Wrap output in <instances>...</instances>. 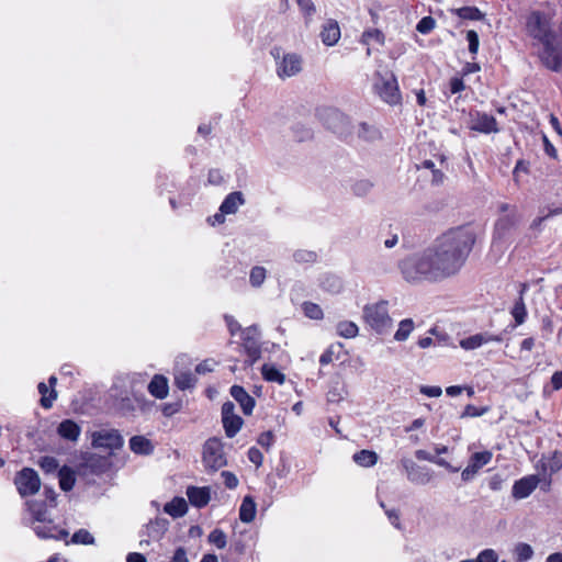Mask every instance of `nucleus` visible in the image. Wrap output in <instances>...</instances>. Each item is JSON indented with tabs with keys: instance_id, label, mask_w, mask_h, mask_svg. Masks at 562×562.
I'll return each instance as SVG.
<instances>
[{
	"instance_id": "f257e3e1",
	"label": "nucleus",
	"mask_w": 562,
	"mask_h": 562,
	"mask_svg": "<svg viewBox=\"0 0 562 562\" xmlns=\"http://www.w3.org/2000/svg\"><path fill=\"white\" fill-rule=\"evenodd\" d=\"M476 237V229L471 225L448 229L425 249L400 261L403 278L419 283L437 282L457 274L468 260Z\"/></svg>"
},
{
	"instance_id": "f03ea898",
	"label": "nucleus",
	"mask_w": 562,
	"mask_h": 562,
	"mask_svg": "<svg viewBox=\"0 0 562 562\" xmlns=\"http://www.w3.org/2000/svg\"><path fill=\"white\" fill-rule=\"evenodd\" d=\"M362 318L364 323L376 334L384 335L393 326V319L389 313V302L380 300L363 306Z\"/></svg>"
},
{
	"instance_id": "7ed1b4c3",
	"label": "nucleus",
	"mask_w": 562,
	"mask_h": 562,
	"mask_svg": "<svg viewBox=\"0 0 562 562\" xmlns=\"http://www.w3.org/2000/svg\"><path fill=\"white\" fill-rule=\"evenodd\" d=\"M533 47L544 67L552 71L562 70V37H535Z\"/></svg>"
},
{
	"instance_id": "20e7f679",
	"label": "nucleus",
	"mask_w": 562,
	"mask_h": 562,
	"mask_svg": "<svg viewBox=\"0 0 562 562\" xmlns=\"http://www.w3.org/2000/svg\"><path fill=\"white\" fill-rule=\"evenodd\" d=\"M499 216L494 225L493 239H507L520 222V214L515 205L501 203L498 205Z\"/></svg>"
},
{
	"instance_id": "39448f33",
	"label": "nucleus",
	"mask_w": 562,
	"mask_h": 562,
	"mask_svg": "<svg viewBox=\"0 0 562 562\" xmlns=\"http://www.w3.org/2000/svg\"><path fill=\"white\" fill-rule=\"evenodd\" d=\"M318 117L324 125L340 137L352 135L355 126L350 119L336 108H323L318 111Z\"/></svg>"
},
{
	"instance_id": "423d86ee",
	"label": "nucleus",
	"mask_w": 562,
	"mask_h": 562,
	"mask_svg": "<svg viewBox=\"0 0 562 562\" xmlns=\"http://www.w3.org/2000/svg\"><path fill=\"white\" fill-rule=\"evenodd\" d=\"M202 462L207 472H216L227 464L224 443L221 439L213 437L205 441L202 451Z\"/></svg>"
},
{
	"instance_id": "0eeeda50",
	"label": "nucleus",
	"mask_w": 562,
	"mask_h": 562,
	"mask_svg": "<svg viewBox=\"0 0 562 562\" xmlns=\"http://www.w3.org/2000/svg\"><path fill=\"white\" fill-rule=\"evenodd\" d=\"M277 64V75L281 79L290 78L302 70V58L295 53H285L281 47H273L270 52Z\"/></svg>"
},
{
	"instance_id": "6e6552de",
	"label": "nucleus",
	"mask_w": 562,
	"mask_h": 562,
	"mask_svg": "<svg viewBox=\"0 0 562 562\" xmlns=\"http://www.w3.org/2000/svg\"><path fill=\"white\" fill-rule=\"evenodd\" d=\"M115 406L123 416H136L149 414L155 407V402L148 400L143 393L133 392L132 396L116 400Z\"/></svg>"
},
{
	"instance_id": "1a4fd4ad",
	"label": "nucleus",
	"mask_w": 562,
	"mask_h": 562,
	"mask_svg": "<svg viewBox=\"0 0 562 562\" xmlns=\"http://www.w3.org/2000/svg\"><path fill=\"white\" fill-rule=\"evenodd\" d=\"M373 86L376 93L384 102L391 105H395L401 102V93L396 78L393 74L385 72V75H381L380 72H376V78Z\"/></svg>"
},
{
	"instance_id": "9d476101",
	"label": "nucleus",
	"mask_w": 562,
	"mask_h": 562,
	"mask_svg": "<svg viewBox=\"0 0 562 562\" xmlns=\"http://www.w3.org/2000/svg\"><path fill=\"white\" fill-rule=\"evenodd\" d=\"M169 520L164 517H156L146 524L140 530L139 548L145 549L151 542L160 541L169 528Z\"/></svg>"
},
{
	"instance_id": "9b49d317",
	"label": "nucleus",
	"mask_w": 562,
	"mask_h": 562,
	"mask_svg": "<svg viewBox=\"0 0 562 562\" xmlns=\"http://www.w3.org/2000/svg\"><path fill=\"white\" fill-rule=\"evenodd\" d=\"M14 484L22 497L36 494L41 488V479L37 472L31 468H23L14 477Z\"/></svg>"
},
{
	"instance_id": "f8f14e48",
	"label": "nucleus",
	"mask_w": 562,
	"mask_h": 562,
	"mask_svg": "<svg viewBox=\"0 0 562 562\" xmlns=\"http://www.w3.org/2000/svg\"><path fill=\"white\" fill-rule=\"evenodd\" d=\"M241 346L250 359L255 363L261 357L260 330L257 325H251L241 330Z\"/></svg>"
},
{
	"instance_id": "ddd939ff",
	"label": "nucleus",
	"mask_w": 562,
	"mask_h": 562,
	"mask_svg": "<svg viewBox=\"0 0 562 562\" xmlns=\"http://www.w3.org/2000/svg\"><path fill=\"white\" fill-rule=\"evenodd\" d=\"M91 443L93 448L117 450L123 447L124 438L117 429H101L92 432Z\"/></svg>"
},
{
	"instance_id": "4468645a",
	"label": "nucleus",
	"mask_w": 562,
	"mask_h": 562,
	"mask_svg": "<svg viewBox=\"0 0 562 562\" xmlns=\"http://www.w3.org/2000/svg\"><path fill=\"white\" fill-rule=\"evenodd\" d=\"M493 458V453L488 450L481 451V452H474L470 459L468 465L464 468V470L461 473V477L464 482L472 481L475 475L479 473V471L487 465Z\"/></svg>"
},
{
	"instance_id": "2eb2a0df",
	"label": "nucleus",
	"mask_w": 562,
	"mask_h": 562,
	"mask_svg": "<svg viewBox=\"0 0 562 562\" xmlns=\"http://www.w3.org/2000/svg\"><path fill=\"white\" fill-rule=\"evenodd\" d=\"M402 465L412 483L425 485L430 482L431 473L426 467L418 465L411 459H403Z\"/></svg>"
},
{
	"instance_id": "dca6fc26",
	"label": "nucleus",
	"mask_w": 562,
	"mask_h": 562,
	"mask_svg": "<svg viewBox=\"0 0 562 562\" xmlns=\"http://www.w3.org/2000/svg\"><path fill=\"white\" fill-rule=\"evenodd\" d=\"M541 482L539 475H527L516 481L513 485V497L516 499H522L528 497Z\"/></svg>"
},
{
	"instance_id": "f3484780",
	"label": "nucleus",
	"mask_w": 562,
	"mask_h": 562,
	"mask_svg": "<svg viewBox=\"0 0 562 562\" xmlns=\"http://www.w3.org/2000/svg\"><path fill=\"white\" fill-rule=\"evenodd\" d=\"M471 130L484 134L498 132L496 119L493 115L481 112L471 115Z\"/></svg>"
},
{
	"instance_id": "a211bd4d",
	"label": "nucleus",
	"mask_w": 562,
	"mask_h": 562,
	"mask_svg": "<svg viewBox=\"0 0 562 562\" xmlns=\"http://www.w3.org/2000/svg\"><path fill=\"white\" fill-rule=\"evenodd\" d=\"M537 469L544 477L548 476L550 479L553 473L562 469V452L554 451L551 456L541 458ZM547 485H550V480Z\"/></svg>"
},
{
	"instance_id": "6ab92c4d",
	"label": "nucleus",
	"mask_w": 562,
	"mask_h": 562,
	"mask_svg": "<svg viewBox=\"0 0 562 562\" xmlns=\"http://www.w3.org/2000/svg\"><path fill=\"white\" fill-rule=\"evenodd\" d=\"M502 336L490 333H479L460 340V347L464 350H475L488 342H501Z\"/></svg>"
},
{
	"instance_id": "aec40b11",
	"label": "nucleus",
	"mask_w": 562,
	"mask_h": 562,
	"mask_svg": "<svg viewBox=\"0 0 562 562\" xmlns=\"http://www.w3.org/2000/svg\"><path fill=\"white\" fill-rule=\"evenodd\" d=\"M527 30L536 35H549L550 33V19L538 12H531L526 21Z\"/></svg>"
},
{
	"instance_id": "412c9836",
	"label": "nucleus",
	"mask_w": 562,
	"mask_h": 562,
	"mask_svg": "<svg viewBox=\"0 0 562 562\" xmlns=\"http://www.w3.org/2000/svg\"><path fill=\"white\" fill-rule=\"evenodd\" d=\"M33 530L41 539L61 540L66 539L69 535L66 529H58L55 525H53L52 520L47 519L45 522H40V525L33 526Z\"/></svg>"
},
{
	"instance_id": "4be33fe9",
	"label": "nucleus",
	"mask_w": 562,
	"mask_h": 562,
	"mask_svg": "<svg viewBox=\"0 0 562 562\" xmlns=\"http://www.w3.org/2000/svg\"><path fill=\"white\" fill-rule=\"evenodd\" d=\"M186 494L190 504L196 508L205 507L211 501L210 486H188Z\"/></svg>"
},
{
	"instance_id": "5701e85b",
	"label": "nucleus",
	"mask_w": 562,
	"mask_h": 562,
	"mask_svg": "<svg viewBox=\"0 0 562 562\" xmlns=\"http://www.w3.org/2000/svg\"><path fill=\"white\" fill-rule=\"evenodd\" d=\"M232 397L240 405L245 415H251L256 405L255 398L251 397L240 385H233L229 391Z\"/></svg>"
},
{
	"instance_id": "b1692460",
	"label": "nucleus",
	"mask_w": 562,
	"mask_h": 562,
	"mask_svg": "<svg viewBox=\"0 0 562 562\" xmlns=\"http://www.w3.org/2000/svg\"><path fill=\"white\" fill-rule=\"evenodd\" d=\"M148 392L157 400H164L168 396V379L161 374H155L148 384Z\"/></svg>"
},
{
	"instance_id": "393cba45",
	"label": "nucleus",
	"mask_w": 562,
	"mask_h": 562,
	"mask_svg": "<svg viewBox=\"0 0 562 562\" xmlns=\"http://www.w3.org/2000/svg\"><path fill=\"white\" fill-rule=\"evenodd\" d=\"M57 434L65 440L76 442L81 434V428L72 419H65L58 425Z\"/></svg>"
},
{
	"instance_id": "a878e982",
	"label": "nucleus",
	"mask_w": 562,
	"mask_h": 562,
	"mask_svg": "<svg viewBox=\"0 0 562 562\" xmlns=\"http://www.w3.org/2000/svg\"><path fill=\"white\" fill-rule=\"evenodd\" d=\"M245 204L244 194L240 191H234L226 195L220 206V211L226 215L235 214L238 209Z\"/></svg>"
},
{
	"instance_id": "bb28decb",
	"label": "nucleus",
	"mask_w": 562,
	"mask_h": 562,
	"mask_svg": "<svg viewBox=\"0 0 562 562\" xmlns=\"http://www.w3.org/2000/svg\"><path fill=\"white\" fill-rule=\"evenodd\" d=\"M130 449L136 454L149 456L154 452L155 447L148 438L137 435L130 439Z\"/></svg>"
},
{
	"instance_id": "cd10ccee",
	"label": "nucleus",
	"mask_w": 562,
	"mask_h": 562,
	"mask_svg": "<svg viewBox=\"0 0 562 562\" xmlns=\"http://www.w3.org/2000/svg\"><path fill=\"white\" fill-rule=\"evenodd\" d=\"M164 512L172 518L183 517L188 513V504L183 497L176 496L164 506Z\"/></svg>"
},
{
	"instance_id": "c85d7f7f",
	"label": "nucleus",
	"mask_w": 562,
	"mask_h": 562,
	"mask_svg": "<svg viewBox=\"0 0 562 562\" xmlns=\"http://www.w3.org/2000/svg\"><path fill=\"white\" fill-rule=\"evenodd\" d=\"M257 513V505L252 496L246 495L240 504L239 507V519L249 524L254 521Z\"/></svg>"
},
{
	"instance_id": "c756f323",
	"label": "nucleus",
	"mask_w": 562,
	"mask_h": 562,
	"mask_svg": "<svg viewBox=\"0 0 562 562\" xmlns=\"http://www.w3.org/2000/svg\"><path fill=\"white\" fill-rule=\"evenodd\" d=\"M57 476L59 480V487L64 492H69L74 488L76 483V473L70 467H61L57 472Z\"/></svg>"
},
{
	"instance_id": "7c9ffc66",
	"label": "nucleus",
	"mask_w": 562,
	"mask_h": 562,
	"mask_svg": "<svg viewBox=\"0 0 562 562\" xmlns=\"http://www.w3.org/2000/svg\"><path fill=\"white\" fill-rule=\"evenodd\" d=\"M357 136L364 142H375L381 138V132L375 125L361 122L357 126Z\"/></svg>"
},
{
	"instance_id": "2f4dec72",
	"label": "nucleus",
	"mask_w": 562,
	"mask_h": 562,
	"mask_svg": "<svg viewBox=\"0 0 562 562\" xmlns=\"http://www.w3.org/2000/svg\"><path fill=\"white\" fill-rule=\"evenodd\" d=\"M27 510L31 513L33 517V521L35 522H45L47 519V506L43 502L37 501H27L25 503Z\"/></svg>"
},
{
	"instance_id": "473e14b6",
	"label": "nucleus",
	"mask_w": 562,
	"mask_h": 562,
	"mask_svg": "<svg viewBox=\"0 0 562 562\" xmlns=\"http://www.w3.org/2000/svg\"><path fill=\"white\" fill-rule=\"evenodd\" d=\"M223 427L225 429V435L228 438H233L240 430L244 420L238 415L227 416L222 418Z\"/></svg>"
},
{
	"instance_id": "72a5a7b5",
	"label": "nucleus",
	"mask_w": 562,
	"mask_h": 562,
	"mask_svg": "<svg viewBox=\"0 0 562 562\" xmlns=\"http://www.w3.org/2000/svg\"><path fill=\"white\" fill-rule=\"evenodd\" d=\"M336 333L342 338L351 339L358 336L359 327L355 322L340 321L336 325Z\"/></svg>"
},
{
	"instance_id": "f704fd0d",
	"label": "nucleus",
	"mask_w": 562,
	"mask_h": 562,
	"mask_svg": "<svg viewBox=\"0 0 562 562\" xmlns=\"http://www.w3.org/2000/svg\"><path fill=\"white\" fill-rule=\"evenodd\" d=\"M261 374L266 381L280 385L285 381V375L273 364L265 363L261 368Z\"/></svg>"
},
{
	"instance_id": "c9c22d12",
	"label": "nucleus",
	"mask_w": 562,
	"mask_h": 562,
	"mask_svg": "<svg viewBox=\"0 0 562 562\" xmlns=\"http://www.w3.org/2000/svg\"><path fill=\"white\" fill-rule=\"evenodd\" d=\"M267 274L268 271L265 267L254 266L249 272V284L255 289L261 288L267 279Z\"/></svg>"
},
{
	"instance_id": "e433bc0d",
	"label": "nucleus",
	"mask_w": 562,
	"mask_h": 562,
	"mask_svg": "<svg viewBox=\"0 0 562 562\" xmlns=\"http://www.w3.org/2000/svg\"><path fill=\"white\" fill-rule=\"evenodd\" d=\"M353 461L364 468L373 467L378 462V454L370 450H361L352 457Z\"/></svg>"
},
{
	"instance_id": "4c0bfd02",
	"label": "nucleus",
	"mask_w": 562,
	"mask_h": 562,
	"mask_svg": "<svg viewBox=\"0 0 562 562\" xmlns=\"http://www.w3.org/2000/svg\"><path fill=\"white\" fill-rule=\"evenodd\" d=\"M414 328L415 324L412 318L401 321L398 328L394 334V339L400 342L407 340Z\"/></svg>"
},
{
	"instance_id": "58836bf2",
	"label": "nucleus",
	"mask_w": 562,
	"mask_h": 562,
	"mask_svg": "<svg viewBox=\"0 0 562 562\" xmlns=\"http://www.w3.org/2000/svg\"><path fill=\"white\" fill-rule=\"evenodd\" d=\"M37 389H38L40 394L42 395L41 405L44 408H50L53 406V402L57 397L56 390L55 389L49 390V387L44 382H41L37 385Z\"/></svg>"
},
{
	"instance_id": "ea45409f",
	"label": "nucleus",
	"mask_w": 562,
	"mask_h": 562,
	"mask_svg": "<svg viewBox=\"0 0 562 562\" xmlns=\"http://www.w3.org/2000/svg\"><path fill=\"white\" fill-rule=\"evenodd\" d=\"M514 557L516 562H527L533 557V549L528 543L518 542L514 548Z\"/></svg>"
},
{
	"instance_id": "a19ab883",
	"label": "nucleus",
	"mask_w": 562,
	"mask_h": 562,
	"mask_svg": "<svg viewBox=\"0 0 562 562\" xmlns=\"http://www.w3.org/2000/svg\"><path fill=\"white\" fill-rule=\"evenodd\" d=\"M196 383L195 376L190 371L179 372L175 375V384L180 390H188Z\"/></svg>"
},
{
	"instance_id": "79ce46f5",
	"label": "nucleus",
	"mask_w": 562,
	"mask_h": 562,
	"mask_svg": "<svg viewBox=\"0 0 562 562\" xmlns=\"http://www.w3.org/2000/svg\"><path fill=\"white\" fill-rule=\"evenodd\" d=\"M321 286L330 293H338L342 288V283L338 277L326 274L321 280Z\"/></svg>"
},
{
	"instance_id": "37998d69",
	"label": "nucleus",
	"mask_w": 562,
	"mask_h": 562,
	"mask_svg": "<svg viewBox=\"0 0 562 562\" xmlns=\"http://www.w3.org/2000/svg\"><path fill=\"white\" fill-rule=\"evenodd\" d=\"M516 325H521L525 323L527 317V308L525 305V301L521 297H518L510 311Z\"/></svg>"
},
{
	"instance_id": "c03bdc74",
	"label": "nucleus",
	"mask_w": 562,
	"mask_h": 562,
	"mask_svg": "<svg viewBox=\"0 0 562 562\" xmlns=\"http://www.w3.org/2000/svg\"><path fill=\"white\" fill-rule=\"evenodd\" d=\"M37 464L46 474L57 473L59 468V462L55 457L44 456L42 457Z\"/></svg>"
},
{
	"instance_id": "a18cd8bd",
	"label": "nucleus",
	"mask_w": 562,
	"mask_h": 562,
	"mask_svg": "<svg viewBox=\"0 0 562 562\" xmlns=\"http://www.w3.org/2000/svg\"><path fill=\"white\" fill-rule=\"evenodd\" d=\"M456 14L464 20H482L484 14L475 7H463L456 10Z\"/></svg>"
},
{
	"instance_id": "49530a36",
	"label": "nucleus",
	"mask_w": 562,
	"mask_h": 562,
	"mask_svg": "<svg viewBox=\"0 0 562 562\" xmlns=\"http://www.w3.org/2000/svg\"><path fill=\"white\" fill-rule=\"evenodd\" d=\"M209 542L217 549H224L227 546V537L222 529H214L209 535Z\"/></svg>"
},
{
	"instance_id": "de8ad7c7",
	"label": "nucleus",
	"mask_w": 562,
	"mask_h": 562,
	"mask_svg": "<svg viewBox=\"0 0 562 562\" xmlns=\"http://www.w3.org/2000/svg\"><path fill=\"white\" fill-rule=\"evenodd\" d=\"M70 542L86 546L93 544L94 537L87 529H79L72 535Z\"/></svg>"
},
{
	"instance_id": "09e8293b",
	"label": "nucleus",
	"mask_w": 562,
	"mask_h": 562,
	"mask_svg": "<svg viewBox=\"0 0 562 562\" xmlns=\"http://www.w3.org/2000/svg\"><path fill=\"white\" fill-rule=\"evenodd\" d=\"M293 259L299 263H312L317 259V254L312 250L299 249L294 251Z\"/></svg>"
},
{
	"instance_id": "8fccbe9b",
	"label": "nucleus",
	"mask_w": 562,
	"mask_h": 562,
	"mask_svg": "<svg viewBox=\"0 0 562 562\" xmlns=\"http://www.w3.org/2000/svg\"><path fill=\"white\" fill-rule=\"evenodd\" d=\"M497 553L493 549H485L475 559H467L461 562H497Z\"/></svg>"
},
{
	"instance_id": "3c124183",
	"label": "nucleus",
	"mask_w": 562,
	"mask_h": 562,
	"mask_svg": "<svg viewBox=\"0 0 562 562\" xmlns=\"http://www.w3.org/2000/svg\"><path fill=\"white\" fill-rule=\"evenodd\" d=\"M303 311L305 316H307L311 319H321L323 318V310L319 305L312 303V302H305L303 304Z\"/></svg>"
},
{
	"instance_id": "603ef678",
	"label": "nucleus",
	"mask_w": 562,
	"mask_h": 562,
	"mask_svg": "<svg viewBox=\"0 0 562 562\" xmlns=\"http://www.w3.org/2000/svg\"><path fill=\"white\" fill-rule=\"evenodd\" d=\"M373 187V183L368 179H361L353 183L352 191L358 196L367 195Z\"/></svg>"
},
{
	"instance_id": "864d4df0",
	"label": "nucleus",
	"mask_w": 562,
	"mask_h": 562,
	"mask_svg": "<svg viewBox=\"0 0 562 562\" xmlns=\"http://www.w3.org/2000/svg\"><path fill=\"white\" fill-rule=\"evenodd\" d=\"M488 412V407H476L472 404H468L461 414L462 418L465 417H480Z\"/></svg>"
},
{
	"instance_id": "5fc2aeb1",
	"label": "nucleus",
	"mask_w": 562,
	"mask_h": 562,
	"mask_svg": "<svg viewBox=\"0 0 562 562\" xmlns=\"http://www.w3.org/2000/svg\"><path fill=\"white\" fill-rule=\"evenodd\" d=\"M430 334L434 336L436 346H450L451 338L448 334L439 331L436 327L430 329Z\"/></svg>"
},
{
	"instance_id": "6e6d98bb",
	"label": "nucleus",
	"mask_w": 562,
	"mask_h": 562,
	"mask_svg": "<svg viewBox=\"0 0 562 562\" xmlns=\"http://www.w3.org/2000/svg\"><path fill=\"white\" fill-rule=\"evenodd\" d=\"M435 24L436 21L431 16H425L417 23L416 30L422 34L429 33L434 30Z\"/></svg>"
},
{
	"instance_id": "4d7b16f0",
	"label": "nucleus",
	"mask_w": 562,
	"mask_h": 562,
	"mask_svg": "<svg viewBox=\"0 0 562 562\" xmlns=\"http://www.w3.org/2000/svg\"><path fill=\"white\" fill-rule=\"evenodd\" d=\"M224 321L226 323V326L228 328V331L232 336H235L237 333L241 334V326L240 324L235 319L232 315H224Z\"/></svg>"
},
{
	"instance_id": "13d9d810",
	"label": "nucleus",
	"mask_w": 562,
	"mask_h": 562,
	"mask_svg": "<svg viewBox=\"0 0 562 562\" xmlns=\"http://www.w3.org/2000/svg\"><path fill=\"white\" fill-rule=\"evenodd\" d=\"M221 476L223 477L225 486L229 490L236 488L239 484L237 476L231 471H223Z\"/></svg>"
},
{
	"instance_id": "bf43d9fd",
	"label": "nucleus",
	"mask_w": 562,
	"mask_h": 562,
	"mask_svg": "<svg viewBox=\"0 0 562 562\" xmlns=\"http://www.w3.org/2000/svg\"><path fill=\"white\" fill-rule=\"evenodd\" d=\"M273 441L274 435L270 430L260 434L257 439L258 445H260L262 448H266L267 450L270 449V447L273 445Z\"/></svg>"
},
{
	"instance_id": "052dcab7",
	"label": "nucleus",
	"mask_w": 562,
	"mask_h": 562,
	"mask_svg": "<svg viewBox=\"0 0 562 562\" xmlns=\"http://www.w3.org/2000/svg\"><path fill=\"white\" fill-rule=\"evenodd\" d=\"M216 366V362L213 359H205L195 367V372L198 374H205L212 372Z\"/></svg>"
},
{
	"instance_id": "680f3d73",
	"label": "nucleus",
	"mask_w": 562,
	"mask_h": 562,
	"mask_svg": "<svg viewBox=\"0 0 562 562\" xmlns=\"http://www.w3.org/2000/svg\"><path fill=\"white\" fill-rule=\"evenodd\" d=\"M247 456H248L249 461L251 463H254L256 467H260L263 462V454L256 447L249 448Z\"/></svg>"
},
{
	"instance_id": "e2e57ef3",
	"label": "nucleus",
	"mask_w": 562,
	"mask_h": 562,
	"mask_svg": "<svg viewBox=\"0 0 562 562\" xmlns=\"http://www.w3.org/2000/svg\"><path fill=\"white\" fill-rule=\"evenodd\" d=\"M300 10L304 15L311 16L315 12V5L312 0H296Z\"/></svg>"
},
{
	"instance_id": "0e129e2a",
	"label": "nucleus",
	"mask_w": 562,
	"mask_h": 562,
	"mask_svg": "<svg viewBox=\"0 0 562 562\" xmlns=\"http://www.w3.org/2000/svg\"><path fill=\"white\" fill-rule=\"evenodd\" d=\"M420 393L429 397H439L442 394L440 386L423 385L419 389Z\"/></svg>"
},
{
	"instance_id": "69168bd1",
	"label": "nucleus",
	"mask_w": 562,
	"mask_h": 562,
	"mask_svg": "<svg viewBox=\"0 0 562 562\" xmlns=\"http://www.w3.org/2000/svg\"><path fill=\"white\" fill-rule=\"evenodd\" d=\"M324 33H327V35H340V29L335 20H328L324 24Z\"/></svg>"
},
{
	"instance_id": "338daca9",
	"label": "nucleus",
	"mask_w": 562,
	"mask_h": 562,
	"mask_svg": "<svg viewBox=\"0 0 562 562\" xmlns=\"http://www.w3.org/2000/svg\"><path fill=\"white\" fill-rule=\"evenodd\" d=\"M334 348L335 346L331 345L330 347H328L319 357V363L322 366H327L329 364L330 362H333L334 360V355H335V351H334Z\"/></svg>"
},
{
	"instance_id": "774afa93",
	"label": "nucleus",
	"mask_w": 562,
	"mask_h": 562,
	"mask_svg": "<svg viewBox=\"0 0 562 562\" xmlns=\"http://www.w3.org/2000/svg\"><path fill=\"white\" fill-rule=\"evenodd\" d=\"M451 93L456 94L464 90L465 86L461 78L453 77L449 83Z\"/></svg>"
}]
</instances>
